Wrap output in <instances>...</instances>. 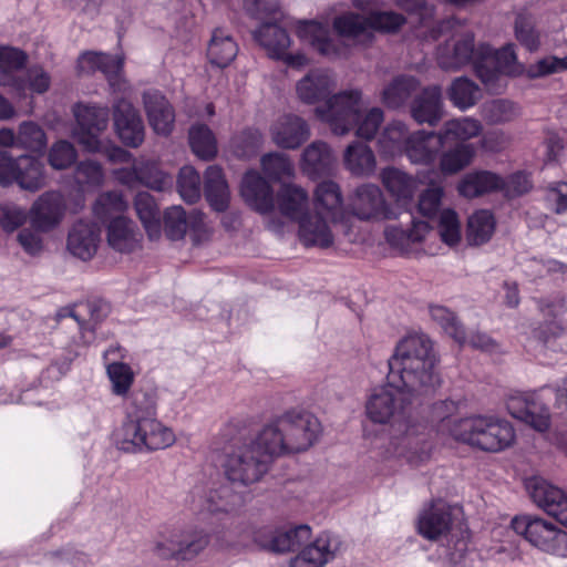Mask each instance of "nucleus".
<instances>
[{"mask_svg": "<svg viewBox=\"0 0 567 567\" xmlns=\"http://www.w3.org/2000/svg\"><path fill=\"white\" fill-rule=\"evenodd\" d=\"M298 37L309 42L320 54L336 58L346 53V48L330 37L327 25L316 21H302L297 28Z\"/></svg>", "mask_w": 567, "mask_h": 567, "instance_id": "obj_28", "label": "nucleus"}, {"mask_svg": "<svg viewBox=\"0 0 567 567\" xmlns=\"http://www.w3.org/2000/svg\"><path fill=\"white\" fill-rule=\"evenodd\" d=\"M334 161L330 146L322 141H315L303 150L300 168L308 177L316 179L329 174Z\"/></svg>", "mask_w": 567, "mask_h": 567, "instance_id": "obj_31", "label": "nucleus"}, {"mask_svg": "<svg viewBox=\"0 0 567 567\" xmlns=\"http://www.w3.org/2000/svg\"><path fill=\"white\" fill-rule=\"evenodd\" d=\"M76 125L73 138L87 152H101L100 135L109 125L110 112L107 106L96 104H76L73 109Z\"/></svg>", "mask_w": 567, "mask_h": 567, "instance_id": "obj_11", "label": "nucleus"}, {"mask_svg": "<svg viewBox=\"0 0 567 567\" xmlns=\"http://www.w3.org/2000/svg\"><path fill=\"white\" fill-rule=\"evenodd\" d=\"M476 75L488 90H498L502 85L501 73L518 75L523 72V65L516 61L513 44H507L495 51L486 43H480L477 50Z\"/></svg>", "mask_w": 567, "mask_h": 567, "instance_id": "obj_9", "label": "nucleus"}, {"mask_svg": "<svg viewBox=\"0 0 567 567\" xmlns=\"http://www.w3.org/2000/svg\"><path fill=\"white\" fill-rule=\"evenodd\" d=\"M340 546L337 536L322 533L291 560L290 567H323L337 556Z\"/></svg>", "mask_w": 567, "mask_h": 567, "instance_id": "obj_23", "label": "nucleus"}, {"mask_svg": "<svg viewBox=\"0 0 567 567\" xmlns=\"http://www.w3.org/2000/svg\"><path fill=\"white\" fill-rule=\"evenodd\" d=\"M478 45L474 43V34L470 31L453 33L437 48L439 66L447 72H456L468 64L476 71Z\"/></svg>", "mask_w": 567, "mask_h": 567, "instance_id": "obj_13", "label": "nucleus"}, {"mask_svg": "<svg viewBox=\"0 0 567 567\" xmlns=\"http://www.w3.org/2000/svg\"><path fill=\"white\" fill-rule=\"evenodd\" d=\"M255 40L267 51L269 56L284 60L288 66L302 68L308 64V59L302 53L290 54L287 52L290 38L287 31L276 23H262L254 32Z\"/></svg>", "mask_w": 567, "mask_h": 567, "instance_id": "obj_17", "label": "nucleus"}, {"mask_svg": "<svg viewBox=\"0 0 567 567\" xmlns=\"http://www.w3.org/2000/svg\"><path fill=\"white\" fill-rule=\"evenodd\" d=\"M106 241L113 250L130 254L141 248L142 234L132 219L117 216L106 227Z\"/></svg>", "mask_w": 567, "mask_h": 567, "instance_id": "obj_25", "label": "nucleus"}, {"mask_svg": "<svg viewBox=\"0 0 567 567\" xmlns=\"http://www.w3.org/2000/svg\"><path fill=\"white\" fill-rule=\"evenodd\" d=\"M512 527L523 535L533 546L545 553L567 557V533L539 517L517 516L512 520Z\"/></svg>", "mask_w": 567, "mask_h": 567, "instance_id": "obj_10", "label": "nucleus"}, {"mask_svg": "<svg viewBox=\"0 0 567 567\" xmlns=\"http://www.w3.org/2000/svg\"><path fill=\"white\" fill-rule=\"evenodd\" d=\"M208 543V535L203 530H181L179 559H193L207 547Z\"/></svg>", "mask_w": 567, "mask_h": 567, "instance_id": "obj_60", "label": "nucleus"}, {"mask_svg": "<svg viewBox=\"0 0 567 567\" xmlns=\"http://www.w3.org/2000/svg\"><path fill=\"white\" fill-rule=\"evenodd\" d=\"M437 233L443 243L454 246L461 240V223L457 214L452 209H444L440 213Z\"/></svg>", "mask_w": 567, "mask_h": 567, "instance_id": "obj_63", "label": "nucleus"}, {"mask_svg": "<svg viewBox=\"0 0 567 567\" xmlns=\"http://www.w3.org/2000/svg\"><path fill=\"white\" fill-rule=\"evenodd\" d=\"M277 203L284 216L297 220L306 213L309 197L301 186L288 183L281 185L277 194Z\"/></svg>", "mask_w": 567, "mask_h": 567, "instance_id": "obj_39", "label": "nucleus"}, {"mask_svg": "<svg viewBox=\"0 0 567 567\" xmlns=\"http://www.w3.org/2000/svg\"><path fill=\"white\" fill-rule=\"evenodd\" d=\"M409 136L405 124L399 121L389 123L379 140L381 152L389 157L405 153V142Z\"/></svg>", "mask_w": 567, "mask_h": 567, "instance_id": "obj_50", "label": "nucleus"}, {"mask_svg": "<svg viewBox=\"0 0 567 567\" xmlns=\"http://www.w3.org/2000/svg\"><path fill=\"white\" fill-rule=\"evenodd\" d=\"M144 110L153 131L163 136L172 133L175 122V113L166 97L156 90L146 91L143 94Z\"/></svg>", "mask_w": 567, "mask_h": 567, "instance_id": "obj_24", "label": "nucleus"}, {"mask_svg": "<svg viewBox=\"0 0 567 567\" xmlns=\"http://www.w3.org/2000/svg\"><path fill=\"white\" fill-rule=\"evenodd\" d=\"M495 218L489 210L473 213L467 220L466 238L470 245L481 246L487 243L495 231Z\"/></svg>", "mask_w": 567, "mask_h": 567, "instance_id": "obj_45", "label": "nucleus"}, {"mask_svg": "<svg viewBox=\"0 0 567 567\" xmlns=\"http://www.w3.org/2000/svg\"><path fill=\"white\" fill-rule=\"evenodd\" d=\"M262 172L272 181L279 182L284 178H291L295 175V167L290 157L280 152H271L261 157Z\"/></svg>", "mask_w": 567, "mask_h": 567, "instance_id": "obj_55", "label": "nucleus"}, {"mask_svg": "<svg viewBox=\"0 0 567 567\" xmlns=\"http://www.w3.org/2000/svg\"><path fill=\"white\" fill-rule=\"evenodd\" d=\"M505 183L501 176L488 171L467 173L458 183L460 194L466 198H475L487 193L502 189Z\"/></svg>", "mask_w": 567, "mask_h": 567, "instance_id": "obj_36", "label": "nucleus"}, {"mask_svg": "<svg viewBox=\"0 0 567 567\" xmlns=\"http://www.w3.org/2000/svg\"><path fill=\"white\" fill-rule=\"evenodd\" d=\"M442 431L456 441L487 452H499L515 440L513 425L496 416L474 415L454 421H443Z\"/></svg>", "mask_w": 567, "mask_h": 567, "instance_id": "obj_6", "label": "nucleus"}, {"mask_svg": "<svg viewBox=\"0 0 567 567\" xmlns=\"http://www.w3.org/2000/svg\"><path fill=\"white\" fill-rule=\"evenodd\" d=\"M483 126L473 117H460L444 123L440 130L443 143L465 142L482 133Z\"/></svg>", "mask_w": 567, "mask_h": 567, "instance_id": "obj_44", "label": "nucleus"}, {"mask_svg": "<svg viewBox=\"0 0 567 567\" xmlns=\"http://www.w3.org/2000/svg\"><path fill=\"white\" fill-rule=\"evenodd\" d=\"M78 65L83 73L102 72L113 85V81L122 70L123 60L105 53L86 52L79 58Z\"/></svg>", "mask_w": 567, "mask_h": 567, "instance_id": "obj_41", "label": "nucleus"}, {"mask_svg": "<svg viewBox=\"0 0 567 567\" xmlns=\"http://www.w3.org/2000/svg\"><path fill=\"white\" fill-rule=\"evenodd\" d=\"M237 53L236 42L223 30H215L207 50L209 61L219 68H225L236 58Z\"/></svg>", "mask_w": 567, "mask_h": 567, "instance_id": "obj_48", "label": "nucleus"}, {"mask_svg": "<svg viewBox=\"0 0 567 567\" xmlns=\"http://www.w3.org/2000/svg\"><path fill=\"white\" fill-rule=\"evenodd\" d=\"M420 535L442 542L444 555L453 564H462L468 550V533L455 517V509L442 499L424 507L417 519Z\"/></svg>", "mask_w": 567, "mask_h": 567, "instance_id": "obj_5", "label": "nucleus"}, {"mask_svg": "<svg viewBox=\"0 0 567 567\" xmlns=\"http://www.w3.org/2000/svg\"><path fill=\"white\" fill-rule=\"evenodd\" d=\"M317 117L327 123L336 135H346L354 131L365 141L374 138L384 121L380 107L364 109L362 93L359 90H346L336 93L326 106L316 107Z\"/></svg>", "mask_w": 567, "mask_h": 567, "instance_id": "obj_3", "label": "nucleus"}, {"mask_svg": "<svg viewBox=\"0 0 567 567\" xmlns=\"http://www.w3.org/2000/svg\"><path fill=\"white\" fill-rule=\"evenodd\" d=\"M310 536L311 530L307 525L281 528L274 532L269 542L264 543L262 546L276 553H286L298 548Z\"/></svg>", "mask_w": 567, "mask_h": 567, "instance_id": "obj_43", "label": "nucleus"}, {"mask_svg": "<svg viewBox=\"0 0 567 567\" xmlns=\"http://www.w3.org/2000/svg\"><path fill=\"white\" fill-rule=\"evenodd\" d=\"M411 115L419 124L436 125L443 117L441 87L432 85L423 89L411 104Z\"/></svg>", "mask_w": 567, "mask_h": 567, "instance_id": "obj_29", "label": "nucleus"}, {"mask_svg": "<svg viewBox=\"0 0 567 567\" xmlns=\"http://www.w3.org/2000/svg\"><path fill=\"white\" fill-rule=\"evenodd\" d=\"M173 431L156 417L155 395L146 391H135L127 403L126 416L114 433L117 449L128 452L157 451L175 443Z\"/></svg>", "mask_w": 567, "mask_h": 567, "instance_id": "obj_2", "label": "nucleus"}, {"mask_svg": "<svg viewBox=\"0 0 567 567\" xmlns=\"http://www.w3.org/2000/svg\"><path fill=\"white\" fill-rule=\"evenodd\" d=\"M475 150L472 144L461 143L444 152L440 159L441 172L453 175L468 166L474 157Z\"/></svg>", "mask_w": 567, "mask_h": 567, "instance_id": "obj_51", "label": "nucleus"}, {"mask_svg": "<svg viewBox=\"0 0 567 567\" xmlns=\"http://www.w3.org/2000/svg\"><path fill=\"white\" fill-rule=\"evenodd\" d=\"M313 205V212H322L330 218L339 219L342 215V194L339 185L332 181H323L318 184Z\"/></svg>", "mask_w": 567, "mask_h": 567, "instance_id": "obj_42", "label": "nucleus"}, {"mask_svg": "<svg viewBox=\"0 0 567 567\" xmlns=\"http://www.w3.org/2000/svg\"><path fill=\"white\" fill-rule=\"evenodd\" d=\"M241 504V496L231 487L223 484L216 488L209 489L202 507L208 513L230 512Z\"/></svg>", "mask_w": 567, "mask_h": 567, "instance_id": "obj_47", "label": "nucleus"}, {"mask_svg": "<svg viewBox=\"0 0 567 567\" xmlns=\"http://www.w3.org/2000/svg\"><path fill=\"white\" fill-rule=\"evenodd\" d=\"M343 165L352 176L370 177L375 173L377 158L369 145L355 141L344 150Z\"/></svg>", "mask_w": 567, "mask_h": 567, "instance_id": "obj_33", "label": "nucleus"}, {"mask_svg": "<svg viewBox=\"0 0 567 567\" xmlns=\"http://www.w3.org/2000/svg\"><path fill=\"white\" fill-rule=\"evenodd\" d=\"M431 319L460 344L466 342V333L454 311L442 305H430Z\"/></svg>", "mask_w": 567, "mask_h": 567, "instance_id": "obj_49", "label": "nucleus"}, {"mask_svg": "<svg viewBox=\"0 0 567 567\" xmlns=\"http://www.w3.org/2000/svg\"><path fill=\"white\" fill-rule=\"evenodd\" d=\"M64 197L59 192H45L32 204L29 215L37 230L50 231L63 219L65 214Z\"/></svg>", "mask_w": 567, "mask_h": 567, "instance_id": "obj_22", "label": "nucleus"}, {"mask_svg": "<svg viewBox=\"0 0 567 567\" xmlns=\"http://www.w3.org/2000/svg\"><path fill=\"white\" fill-rule=\"evenodd\" d=\"M310 135L307 121L296 114L280 115L269 127L271 142L281 150H297L309 140Z\"/></svg>", "mask_w": 567, "mask_h": 567, "instance_id": "obj_19", "label": "nucleus"}, {"mask_svg": "<svg viewBox=\"0 0 567 567\" xmlns=\"http://www.w3.org/2000/svg\"><path fill=\"white\" fill-rule=\"evenodd\" d=\"M114 128L120 140L130 147H138L145 137V128L138 111L124 99L113 105Z\"/></svg>", "mask_w": 567, "mask_h": 567, "instance_id": "obj_21", "label": "nucleus"}, {"mask_svg": "<svg viewBox=\"0 0 567 567\" xmlns=\"http://www.w3.org/2000/svg\"><path fill=\"white\" fill-rule=\"evenodd\" d=\"M334 89L336 80L324 69L310 70L295 85L298 101L306 105H316L324 102L322 106H326L327 102L334 95L332 94Z\"/></svg>", "mask_w": 567, "mask_h": 567, "instance_id": "obj_18", "label": "nucleus"}, {"mask_svg": "<svg viewBox=\"0 0 567 567\" xmlns=\"http://www.w3.org/2000/svg\"><path fill=\"white\" fill-rule=\"evenodd\" d=\"M205 196L217 212L227 209L230 198L228 184L218 166H209L205 172Z\"/></svg>", "mask_w": 567, "mask_h": 567, "instance_id": "obj_40", "label": "nucleus"}, {"mask_svg": "<svg viewBox=\"0 0 567 567\" xmlns=\"http://www.w3.org/2000/svg\"><path fill=\"white\" fill-rule=\"evenodd\" d=\"M172 182V177L161 171L155 162H140V185L161 192L169 187Z\"/></svg>", "mask_w": 567, "mask_h": 567, "instance_id": "obj_59", "label": "nucleus"}, {"mask_svg": "<svg viewBox=\"0 0 567 567\" xmlns=\"http://www.w3.org/2000/svg\"><path fill=\"white\" fill-rule=\"evenodd\" d=\"M14 182L30 192L42 188L45 184L42 162L30 155L13 158L0 154V184L7 186Z\"/></svg>", "mask_w": 567, "mask_h": 567, "instance_id": "obj_12", "label": "nucleus"}, {"mask_svg": "<svg viewBox=\"0 0 567 567\" xmlns=\"http://www.w3.org/2000/svg\"><path fill=\"white\" fill-rule=\"evenodd\" d=\"M134 209L151 240L162 235L159 208L154 197L147 192H140L134 198Z\"/></svg>", "mask_w": 567, "mask_h": 567, "instance_id": "obj_38", "label": "nucleus"}, {"mask_svg": "<svg viewBox=\"0 0 567 567\" xmlns=\"http://www.w3.org/2000/svg\"><path fill=\"white\" fill-rule=\"evenodd\" d=\"M100 241L99 227L80 220L69 231L66 248L74 257L85 261L96 254Z\"/></svg>", "mask_w": 567, "mask_h": 567, "instance_id": "obj_26", "label": "nucleus"}, {"mask_svg": "<svg viewBox=\"0 0 567 567\" xmlns=\"http://www.w3.org/2000/svg\"><path fill=\"white\" fill-rule=\"evenodd\" d=\"M508 413L538 432L550 425L549 409L536 392H511L505 401Z\"/></svg>", "mask_w": 567, "mask_h": 567, "instance_id": "obj_14", "label": "nucleus"}, {"mask_svg": "<svg viewBox=\"0 0 567 567\" xmlns=\"http://www.w3.org/2000/svg\"><path fill=\"white\" fill-rule=\"evenodd\" d=\"M353 4L362 10V14L351 12L334 19L333 27L342 38L364 43L371 39L373 31H395L405 21L399 13L373 10L368 0H353Z\"/></svg>", "mask_w": 567, "mask_h": 567, "instance_id": "obj_8", "label": "nucleus"}, {"mask_svg": "<svg viewBox=\"0 0 567 567\" xmlns=\"http://www.w3.org/2000/svg\"><path fill=\"white\" fill-rule=\"evenodd\" d=\"M447 97L461 111L474 106L481 97L478 85L465 76L456 78L447 89Z\"/></svg>", "mask_w": 567, "mask_h": 567, "instance_id": "obj_46", "label": "nucleus"}, {"mask_svg": "<svg viewBox=\"0 0 567 567\" xmlns=\"http://www.w3.org/2000/svg\"><path fill=\"white\" fill-rule=\"evenodd\" d=\"M47 146L44 131L33 122H23L19 125L17 147L34 153H42Z\"/></svg>", "mask_w": 567, "mask_h": 567, "instance_id": "obj_56", "label": "nucleus"}, {"mask_svg": "<svg viewBox=\"0 0 567 567\" xmlns=\"http://www.w3.org/2000/svg\"><path fill=\"white\" fill-rule=\"evenodd\" d=\"M128 208V203L118 192L101 194L94 204V214L101 219H112L122 216Z\"/></svg>", "mask_w": 567, "mask_h": 567, "instance_id": "obj_57", "label": "nucleus"}, {"mask_svg": "<svg viewBox=\"0 0 567 567\" xmlns=\"http://www.w3.org/2000/svg\"><path fill=\"white\" fill-rule=\"evenodd\" d=\"M433 342L423 333L408 334L388 360V382L372 390L365 402L370 421L390 424L388 453L409 462L423 460L430 451L425 424L409 412L411 398L429 396L441 385Z\"/></svg>", "mask_w": 567, "mask_h": 567, "instance_id": "obj_1", "label": "nucleus"}, {"mask_svg": "<svg viewBox=\"0 0 567 567\" xmlns=\"http://www.w3.org/2000/svg\"><path fill=\"white\" fill-rule=\"evenodd\" d=\"M420 82L412 75H398L382 90L381 101L388 109H400L417 91Z\"/></svg>", "mask_w": 567, "mask_h": 567, "instance_id": "obj_37", "label": "nucleus"}, {"mask_svg": "<svg viewBox=\"0 0 567 567\" xmlns=\"http://www.w3.org/2000/svg\"><path fill=\"white\" fill-rule=\"evenodd\" d=\"M444 146L440 133L417 131L405 142V155L414 164H431Z\"/></svg>", "mask_w": 567, "mask_h": 567, "instance_id": "obj_27", "label": "nucleus"}, {"mask_svg": "<svg viewBox=\"0 0 567 567\" xmlns=\"http://www.w3.org/2000/svg\"><path fill=\"white\" fill-rule=\"evenodd\" d=\"M262 141L264 137L259 130L247 128L231 140V147L237 156L248 157L259 150Z\"/></svg>", "mask_w": 567, "mask_h": 567, "instance_id": "obj_64", "label": "nucleus"}, {"mask_svg": "<svg viewBox=\"0 0 567 567\" xmlns=\"http://www.w3.org/2000/svg\"><path fill=\"white\" fill-rule=\"evenodd\" d=\"M188 214L181 206H172L164 212V231L171 240H179L187 233Z\"/></svg>", "mask_w": 567, "mask_h": 567, "instance_id": "obj_61", "label": "nucleus"}, {"mask_svg": "<svg viewBox=\"0 0 567 567\" xmlns=\"http://www.w3.org/2000/svg\"><path fill=\"white\" fill-rule=\"evenodd\" d=\"M338 218H330L322 212H306L298 221V238L300 243L309 247L329 248L336 238V225Z\"/></svg>", "mask_w": 567, "mask_h": 567, "instance_id": "obj_16", "label": "nucleus"}, {"mask_svg": "<svg viewBox=\"0 0 567 567\" xmlns=\"http://www.w3.org/2000/svg\"><path fill=\"white\" fill-rule=\"evenodd\" d=\"M17 81L20 82L21 90H9V92L18 97H24L28 93L42 94L48 91L51 82L49 74L40 66L23 70Z\"/></svg>", "mask_w": 567, "mask_h": 567, "instance_id": "obj_53", "label": "nucleus"}, {"mask_svg": "<svg viewBox=\"0 0 567 567\" xmlns=\"http://www.w3.org/2000/svg\"><path fill=\"white\" fill-rule=\"evenodd\" d=\"M320 432V422L313 414L292 410L267 423L259 432V443L278 457L307 451Z\"/></svg>", "mask_w": 567, "mask_h": 567, "instance_id": "obj_4", "label": "nucleus"}, {"mask_svg": "<svg viewBox=\"0 0 567 567\" xmlns=\"http://www.w3.org/2000/svg\"><path fill=\"white\" fill-rule=\"evenodd\" d=\"M515 38L529 51H536L540 45V35L535 28V21L532 16L519 13L515 20Z\"/></svg>", "mask_w": 567, "mask_h": 567, "instance_id": "obj_58", "label": "nucleus"}, {"mask_svg": "<svg viewBox=\"0 0 567 567\" xmlns=\"http://www.w3.org/2000/svg\"><path fill=\"white\" fill-rule=\"evenodd\" d=\"M481 114L488 123L501 124L518 117L520 109L509 100L497 99L485 102L481 107Z\"/></svg>", "mask_w": 567, "mask_h": 567, "instance_id": "obj_52", "label": "nucleus"}, {"mask_svg": "<svg viewBox=\"0 0 567 567\" xmlns=\"http://www.w3.org/2000/svg\"><path fill=\"white\" fill-rule=\"evenodd\" d=\"M241 195L257 212L267 214L274 210L272 188L257 172H247L241 182Z\"/></svg>", "mask_w": 567, "mask_h": 567, "instance_id": "obj_30", "label": "nucleus"}, {"mask_svg": "<svg viewBox=\"0 0 567 567\" xmlns=\"http://www.w3.org/2000/svg\"><path fill=\"white\" fill-rule=\"evenodd\" d=\"M189 144L193 152L203 159L213 158L217 153L216 138L210 128L204 124L190 127Z\"/></svg>", "mask_w": 567, "mask_h": 567, "instance_id": "obj_54", "label": "nucleus"}, {"mask_svg": "<svg viewBox=\"0 0 567 567\" xmlns=\"http://www.w3.org/2000/svg\"><path fill=\"white\" fill-rule=\"evenodd\" d=\"M430 227L426 221L412 220L410 229H403L399 226H388L384 230L386 243L401 254H410L413 245L421 243Z\"/></svg>", "mask_w": 567, "mask_h": 567, "instance_id": "obj_35", "label": "nucleus"}, {"mask_svg": "<svg viewBox=\"0 0 567 567\" xmlns=\"http://www.w3.org/2000/svg\"><path fill=\"white\" fill-rule=\"evenodd\" d=\"M525 487L539 508L567 528V494L563 489L539 476L527 478Z\"/></svg>", "mask_w": 567, "mask_h": 567, "instance_id": "obj_15", "label": "nucleus"}, {"mask_svg": "<svg viewBox=\"0 0 567 567\" xmlns=\"http://www.w3.org/2000/svg\"><path fill=\"white\" fill-rule=\"evenodd\" d=\"M275 456L256 439L245 442L224 455L221 468L225 478L235 487H247L259 482L269 471Z\"/></svg>", "mask_w": 567, "mask_h": 567, "instance_id": "obj_7", "label": "nucleus"}, {"mask_svg": "<svg viewBox=\"0 0 567 567\" xmlns=\"http://www.w3.org/2000/svg\"><path fill=\"white\" fill-rule=\"evenodd\" d=\"M351 213L361 220L389 217V207L381 188L372 183L359 185L350 197Z\"/></svg>", "mask_w": 567, "mask_h": 567, "instance_id": "obj_20", "label": "nucleus"}, {"mask_svg": "<svg viewBox=\"0 0 567 567\" xmlns=\"http://www.w3.org/2000/svg\"><path fill=\"white\" fill-rule=\"evenodd\" d=\"M27 54L13 47L0 45V85L8 90H21L17 81L27 63Z\"/></svg>", "mask_w": 567, "mask_h": 567, "instance_id": "obj_34", "label": "nucleus"}, {"mask_svg": "<svg viewBox=\"0 0 567 567\" xmlns=\"http://www.w3.org/2000/svg\"><path fill=\"white\" fill-rule=\"evenodd\" d=\"M177 188L182 198L187 203H195L200 197V177L192 166L181 168Z\"/></svg>", "mask_w": 567, "mask_h": 567, "instance_id": "obj_62", "label": "nucleus"}, {"mask_svg": "<svg viewBox=\"0 0 567 567\" xmlns=\"http://www.w3.org/2000/svg\"><path fill=\"white\" fill-rule=\"evenodd\" d=\"M380 177L383 186L398 204L405 206L413 200L419 186L416 178L395 167L383 168Z\"/></svg>", "mask_w": 567, "mask_h": 567, "instance_id": "obj_32", "label": "nucleus"}]
</instances>
